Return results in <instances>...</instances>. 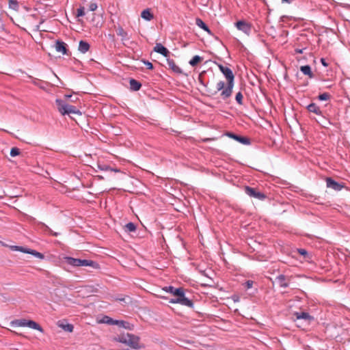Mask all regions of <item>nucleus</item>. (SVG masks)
I'll use <instances>...</instances> for the list:
<instances>
[{"instance_id": "f257e3e1", "label": "nucleus", "mask_w": 350, "mask_h": 350, "mask_svg": "<svg viewBox=\"0 0 350 350\" xmlns=\"http://www.w3.org/2000/svg\"><path fill=\"white\" fill-rule=\"evenodd\" d=\"M218 67L227 80L226 88L220 94L221 98L224 100H226L229 98L232 94V89L234 85V75L230 68L221 64H218Z\"/></svg>"}, {"instance_id": "f03ea898", "label": "nucleus", "mask_w": 350, "mask_h": 350, "mask_svg": "<svg viewBox=\"0 0 350 350\" xmlns=\"http://www.w3.org/2000/svg\"><path fill=\"white\" fill-rule=\"evenodd\" d=\"M113 341L124 344L135 350L144 347V345L140 344V338L130 333H121L113 338Z\"/></svg>"}, {"instance_id": "7ed1b4c3", "label": "nucleus", "mask_w": 350, "mask_h": 350, "mask_svg": "<svg viewBox=\"0 0 350 350\" xmlns=\"http://www.w3.org/2000/svg\"><path fill=\"white\" fill-rule=\"evenodd\" d=\"M55 104L58 111L62 115H68L70 118L75 119L72 115L81 116V112L74 105H71L60 98L55 100Z\"/></svg>"}, {"instance_id": "20e7f679", "label": "nucleus", "mask_w": 350, "mask_h": 350, "mask_svg": "<svg viewBox=\"0 0 350 350\" xmlns=\"http://www.w3.org/2000/svg\"><path fill=\"white\" fill-rule=\"evenodd\" d=\"M66 262L73 267H91L94 269H99L100 265L98 262L91 260L75 258L70 256L65 257Z\"/></svg>"}, {"instance_id": "39448f33", "label": "nucleus", "mask_w": 350, "mask_h": 350, "mask_svg": "<svg viewBox=\"0 0 350 350\" xmlns=\"http://www.w3.org/2000/svg\"><path fill=\"white\" fill-rule=\"evenodd\" d=\"M244 191L245 193L249 196L258 199L260 200H264L267 198L264 193L259 191L257 189L254 187L245 186L244 187Z\"/></svg>"}, {"instance_id": "423d86ee", "label": "nucleus", "mask_w": 350, "mask_h": 350, "mask_svg": "<svg viewBox=\"0 0 350 350\" xmlns=\"http://www.w3.org/2000/svg\"><path fill=\"white\" fill-rule=\"evenodd\" d=\"M226 135L244 145H249L251 144L250 139L247 137L239 135L232 132H227Z\"/></svg>"}, {"instance_id": "0eeeda50", "label": "nucleus", "mask_w": 350, "mask_h": 350, "mask_svg": "<svg viewBox=\"0 0 350 350\" xmlns=\"http://www.w3.org/2000/svg\"><path fill=\"white\" fill-rule=\"evenodd\" d=\"M236 27L243 31V33L249 35L252 30V25L250 23L245 21H239L235 23Z\"/></svg>"}, {"instance_id": "6e6552de", "label": "nucleus", "mask_w": 350, "mask_h": 350, "mask_svg": "<svg viewBox=\"0 0 350 350\" xmlns=\"http://www.w3.org/2000/svg\"><path fill=\"white\" fill-rule=\"evenodd\" d=\"M327 187L333 189L335 191H340L343 187L344 185L336 182L331 177H327L325 179Z\"/></svg>"}, {"instance_id": "1a4fd4ad", "label": "nucleus", "mask_w": 350, "mask_h": 350, "mask_svg": "<svg viewBox=\"0 0 350 350\" xmlns=\"http://www.w3.org/2000/svg\"><path fill=\"white\" fill-rule=\"evenodd\" d=\"M294 316L297 319H303L310 323L314 320V317L311 316L308 312H296L294 313Z\"/></svg>"}, {"instance_id": "9d476101", "label": "nucleus", "mask_w": 350, "mask_h": 350, "mask_svg": "<svg viewBox=\"0 0 350 350\" xmlns=\"http://www.w3.org/2000/svg\"><path fill=\"white\" fill-rule=\"evenodd\" d=\"M174 296L176 297L175 298L170 299L169 302L170 304H178V299H181L185 296V289L183 287H179L178 289L175 291Z\"/></svg>"}, {"instance_id": "9b49d317", "label": "nucleus", "mask_w": 350, "mask_h": 350, "mask_svg": "<svg viewBox=\"0 0 350 350\" xmlns=\"http://www.w3.org/2000/svg\"><path fill=\"white\" fill-rule=\"evenodd\" d=\"M153 51L163 55L165 57H168L170 53L169 50L161 43H157L154 47Z\"/></svg>"}, {"instance_id": "f8f14e48", "label": "nucleus", "mask_w": 350, "mask_h": 350, "mask_svg": "<svg viewBox=\"0 0 350 350\" xmlns=\"http://www.w3.org/2000/svg\"><path fill=\"white\" fill-rule=\"evenodd\" d=\"M55 49L57 52H61L64 55H68L67 44L61 40H57L55 42Z\"/></svg>"}, {"instance_id": "ddd939ff", "label": "nucleus", "mask_w": 350, "mask_h": 350, "mask_svg": "<svg viewBox=\"0 0 350 350\" xmlns=\"http://www.w3.org/2000/svg\"><path fill=\"white\" fill-rule=\"evenodd\" d=\"M275 280L277 281L280 287L287 288L289 284L288 282L286 281H289L290 278L286 277L284 274H280L275 278Z\"/></svg>"}, {"instance_id": "4468645a", "label": "nucleus", "mask_w": 350, "mask_h": 350, "mask_svg": "<svg viewBox=\"0 0 350 350\" xmlns=\"http://www.w3.org/2000/svg\"><path fill=\"white\" fill-rule=\"evenodd\" d=\"M167 64L170 69H172L174 72L180 74L182 73L181 69L176 65L174 59L170 58H167Z\"/></svg>"}, {"instance_id": "2eb2a0df", "label": "nucleus", "mask_w": 350, "mask_h": 350, "mask_svg": "<svg viewBox=\"0 0 350 350\" xmlns=\"http://www.w3.org/2000/svg\"><path fill=\"white\" fill-rule=\"evenodd\" d=\"M301 72L304 75L308 76L310 79H312L314 77V75L311 70V67L309 65L301 66L300 67Z\"/></svg>"}, {"instance_id": "dca6fc26", "label": "nucleus", "mask_w": 350, "mask_h": 350, "mask_svg": "<svg viewBox=\"0 0 350 350\" xmlns=\"http://www.w3.org/2000/svg\"><path fill=\"white\" fill-rule=\"evenodd\" d=\"M129 85H130V90L131 91L136 92V91L139 90L140 88H142V83L139 81H138L133 78H131L129 79Z\"/></svg>"}, {"instance_id": "f3484780", "label": "nucleus", "mask_w": 350, "mask_h": 350, "mask_svg": "<svg viewBox=\"0 0 350 350\" xmlns=\"http://www.w3.org/2000/svg\"><path fill=\"white\" fill-rule=\"evenodd\" d=\"M307 109L308 111L314 113L317 115L322 116V111L320 109L319 107L314 103H312L307 106Z\"/></svg>"}, {"instance_id": "a211bd4d", "label": "nucleus", "mask_w": 350, "mask_h": 350, "mask_svg": "<svg viewBox=\"0 0 350 350\" xmlns=\"http://www.w3.org/2000/svg\"><path fill=\"white\" fill-rule=\"evenodd\" d=\"M90 48V45L88 42L84 41V40L79 41L78 50L81 53H85L86 52H88L89 51Z\"/></svg>"}, {"instance_id": "6ab92c4d", "label": "nucleus", "mask_w": 350, "mask_h": 350, "mask_svg": "<svg viewBox=\"0 0 350 350\" xmlns=\"http://www.w3.org/2000/svg\"><path fill=\"white\" fill-rule=\"evenodd\" d=\"M225 88H226L225 82L223 81H219V82H217V83L216 85V90L215 91L212 92L211 90H208V92L210 93V96H215L217 94L218 92H219V91L222 92Z\"/></svg>"}, {"instance_id": "aec40b11", "label": "nucleus", "mask_w": 350, "mask_h": 350, "mask_svg": "<svg viewBox=\"0 0 350 350\" xmlns=\"http://www.w3.org/2000/svg\"><path fill=\"white\" fill-rule=\"evenodd\" d=\"M196 24L202 29L204 30L209 34H212L211 29L208 27V25L200 18H197L196 19Z\"/></svg>"}, {"instance_id": "412c9836", "label": "nucleus", "mask_w": 350, "mask_h": 350, "mask_svg": "<svg viewBox=\"0 0 350 350\" xmlns=\"http://www.w3.org/2000/svg\"><path fill=\"white\" fill-rule=\"evenodd\" d=\"M115 325H118L119 327H124L129 330H133L134 328V325L131 324L130 323L122 320H117V322Z\"/></svg>"}, {"instance_id": "4be33fe9", "label": "nucleus", "mask_w": 350, "mask_h": 350, "mask_svg": "<svg viewBox=\"0 0 350 350\" xmlns=\"http://www.w3.org/2000/svg\"><path fill=\"white\" fill-rule=\"evenodd\" d=\"M27 323H28L27 324L28 327L38 330L42 333L44 332L43 328L36 321H32V320H28Z\"/></svg>"}, {"instance_id": "5701e85b", "label": "nucleus", "mask_w": 350, "mask_h": 350, "mask_svg": "<svg viewBox=\"0 0 350 350\" xmlns=\"http://www.w3.org/2000/svg\"><path fill=\"white\" fill-rule=\"evenodd\" d=\"M178 301H179L178 304L182 306H187L191 308H193V306H194L193 301L191 299H189V298H187L186 296H185V297L181 299H178Z\"/></svg>"}, {"instance_id": "b1692460", "label": "nucleus", "mask_w": 350, "mask_h": 350, "mask_svg": "<svg viewBox=\"0 0 350 350\" xmlns=\"http://www.w3.org/2000/svg\"><path fill=\"white\" fill-rule=\"evenodd\" d=\"M141 16L142 18L148 21H151L154 18L153 14L150 12V9L148 8L144 10L142 12Z\"/></svg>"}, {"instance_id": "393cba45", "label": "nucleus", "mask_w": 350, "mask_h": 350, "mask_svg": "<svg viewBox=\"0 0 350 350\" xmlns=\"http://www.w3.org/2000/svg\"><path fill=\"white\" fill-rule=\"evenodd\" d=\"M27 321L28 320H26V319H18V320H14V321H12L11 322V324L12 325H16V326H18V327H27Z\"/></svg>"}, {"instance_id": "a878e982", "label": "nucleus", "mask_w": 350, "mask_h": 350, "mask_svg": "<svg viewBox=\"0 0 350 350\" xmlns=\"http://www.w3.org/2000/svg\"><path fill=\"white\" fill-rule=\"evenodd\" d=\"M203 58L199 55H195L192 57V59L189 61V64L191 66H197L200 62L202 61Z\"/></svg>"}, {"instance_id": "bb28decb", "label": "nucleus", "mask_w": 350, "mask_h": 350, "mask_svg": "<svg viewBox=\"0 0 350 350\" xmlns=\"http://www.w3.org/2000/svg\"><path fill=\"white\" fill-rule=\"evenodd\" d=\"M125 231L127 232H135L137 227L136 225L133 222H129L124 226Z\"/></svg>"}, {"instance_id": "cd10ccee", "label": "nucleus", "mask_w": 350, "mask_h": 350, "mask_svg": "<svg viewBox=\"0 0 350 350\" xmlns=\"http://www.w3.org/2000/svg\"><path fill=\"white\" fill-rule=\"evenodd\" d=\"M44 229V230L46 232H48L49 234L53 236V237H57L59 233L53 232L48 226L44 224V223L40 224Z\"/></svg>"}, {"instance_id": "c85d7f7f", "label": "nucleus", "mask_w": 350, "mask_h": 350, "mask_svg": "<svg viewBox=\"0 0 350 350\" xmlns=\"http://www.w3.org/2000/svg\"><path fill=\"white\" fill-rule=\"evenodd\" d=\"M59 327H61L64 330L68 332H72L74 329V326L72 324L70 323H61L59 325Z\"/></svg>"}, {"instance_id": "c756f323", "label": "nucleus", "mask_w": 350, "mask_h": 350, "mask_svg": "<svg viewBox=\"0 0 350 350\" xmlns=\"http://www.w3.org/2000/svg\"><path fill=\"white\" fill-rule=\"evenodd\" d=\"M332 98V96L327 93L324 92L323 94H321L318 96L317 98L319 100L323 101V100H329Z\"/></svg>"}, {"instance_id": "7c9ffc66", "label": "nucleus", "mask_w": 350, "mask_h": 350, "mask_svg": "<svg viewBox=\"0 0 350 350\" xmlns=\"http://www.w3.org/2000/svg\"><path fill=\"white\" fill-rule=\"evenodd\" d=\"M29 254L33 255V256L38 258L40 259H44V255L36 250L29 249Z\"/></svg>"}, {"instance_id": "2f4dec72", "label": "nucleus", "mask_w": 350, "mask_h": 350, "mask_svg": "<svg viewBox=\"0 0 350 350\" xmlns=\"http://www.w3.org/2000/svg\"><path fill=\"white\" fill-rule=\"evenodd\" d=\"M102 322L108 325H115L117 322V320H114L108 316H105L102 320Z\"/></svg>"}, {"instance_id": "473e14b6", "label": "nucleus", "mask_w": 350, "mask_h": 350, "mask_svg": "<svg viewBox=\"0 0 350 350\" xmlns=\"http://www.w3.org/2000/svg\"><path fill=\"white\" fill-rule=\"evenodd\" d=\"M178 288H175L172 286H167L163 288V290L167 293H169L174 296L175 295V291L178 290Z\"/></svg>"}, {"instance_id": "72a5a7b5", "label": "nucleus", "mask_w": 350, "mask_h": 350, "mask_svg": "<svg viewBox=\"0 0 350 350\" xmlns=\"http://www.w3.org/2000/svg\"><path fill=\"white\" fill-rule=\"evenodd\" d=\"M321 119L320 120H317V122L321 125L324 128H327V124H331L330 121L327 120L324 116H321Z\"/></svg>"}, {"instance_id": "f704fd0d", "label": "nucleus", "mask_w": 350, "mask_h": 350, "mask_svg": "<svg viewBox=\"0 0 350 350\" xmlns=\"http://www.w3.org/2000/svg\"><path fill=\"white\" fill-rule=\"evenodd\" d=\"M12 249L15 251H19L25 254H29V248H26L22 246H12Z\"/></svg>"}, {"instance_id": "c9c22d12", "label": "nucleus", "mask_w": 350, "mask_h": 350, "mask_svg": "<svg viewBox=\"0 0 350 350\" xmlns=\"http://www.w3.org/2000/svg\"><path fill=\"white\" fill-rule=\"evenodd\" d=\"M97 167L101 171H109V170L111 169V167L105 163H98Z\"/></svg>"}, {"instance_id": "e433bc0d", "label": "nucleus", "mask_w": 350, "mask_h": 350, "mask_svg": "<svg viewBox=\"0 0 350 350\" xmlns=\"http://www.w3.org/2000/svg\"><path fill=\"white\" fill-rule=\"evenodd\" d=\"M9 7L14 10H17L18 9V1L16 0H10Z\"/></svg>"}, {"instance_id": "4c0bfd02", "label": "nucleus", "mask_w": 350, "mask_h": 350, "mask_svg": "<svg viewBox=\"0 0 350 350\" xmlns=\"http://www.w3.org/2000/svg\"><path fill=\"white\" fill-rule=\"evenodd\" d=\"M118 35L122 36V40H126L127 38V33L123 29L122 27H120L118 29Z\"/></svg>"}, {"instance_id": "58836bf2", "label": "nucleus", "mask_w": 350, "mask_h": 350, "mask_svg": "<svg viewBox=\"0 0 350 350\" xmlns=\"http://www.w3.org/2000/svg\"><path fill=\"white\" fill-rule=\"evenodd\" d=\"M243 94L241 92H239L235 96V100L239 105H243Z\"/></svg>"}, {"instance_id": "ea45409f", "label": "nucleus", "mask_w": 350, "mask_h": 350, "mask_svg": "<svg viewBox=\"0 0 350 350\" xmlns=\"http://www.w3.org/2000/svg\"><path fill=\"white\" fill-rule=\"evenodd\" d=\"M20 153H21L20 150L16 147H14L11 149L10 154L11 157H14L16 156L19 155Z\"/></svg>"}, {"instance_id": "a19ab883", "label": "nucleus", "mask_w": 350, "mask_h": 350, "mask_svg": "<svg viewBox=\"0 0 350 350\" xmlns=\"http://www.w3.org/2000/svg\"><path fill=\"white\" fill-rule=\"evenodd\" d=\"M85 15V8L83 6H80L77 10V17L83 16Z\"/></svg>"}, {"instance_id": "79ce46f5", "label": "nucleus", "mask_w": 350, "mask_h": 350, "mask_svg": "<svg viewBox=\"0 0 350 350\" xmlns=\"http://www.w3.org/2000/svg\"><path fill=\"white\" fill-rule=\"evenodd\" d=\"M142 62L146 66L147 69H148V70L153 69V68H154L153 64L150 62H149L148 60L143 59Z\"/></svg>"}, {"instance_id": "37998d69", "label": "nucleus", "mask_w": 350, "mask_h": 350, "mask_svg": "<svg viewBox=\"0 0 350 350\" xmlns=\"http://www.w3.org/2000/svg\"><path fill=\"white\" fill-rule=\"evenodd\" d=\"M298 253L300 255L304 256L305 258L308 256V252L305 249H303V248L298 249Z\"/></svg>"}, {"instance_id": "c03bdc74", "label": "nucleus", "mask_w": 350, "mask_h": 350, "mask_svg": "<svg viewBox=\"0 0 350 350\" xmlns=\"http://www.w3.org/2000/svg\"><path fill=\"white\" fill-rule=\"evenodd\" d=\"M97 8H98V5H97L96 3H91L89 5V10L90 11L94 12L97 9Z\"/></svg>"}, {"instance_id": "a18cd8bd", "label": "nucleus", "mask_w": 350, "mask_h": 350, "mask_svg": "<svg viewBox=\"0 0 350 350\" xmlns=\"http://www.w3.org/2000/svg\"><path fill=\"white\" fill-rule=\"evenodd\" d=\"M253 281L252 280H247L245 282L244 285H245V287L247 288V289H249L250 288L252 287L253 286Z\"/></svg>"}, {"instance_id": "49530a36", "label": "nucleus", "mask_w": 350, "mask_h": 350, "mask_svg": "<svg viewBox=\"0 0 350 350\" xmlns=\"http://www.w3.org/2000/svg\"><path fill=\"white\" fill-rule=\"evenodd\" d=\"M72 95L71 94H65L64 95V98H65V100L66 101L67 100H70L71 102H75L77 99V98H76L75 100H73V99H71L72 98Z\"/></svg>"}, {"instance_id": "de8ad7c7", "label": "nucleus", "mask_w": 350, "mask_h": 350, "mask_svg": "<svg viewBox=\"0 0 350 350\" xmlns=\"http://www.w3.org/2000/svg\"><path fill=\"white\" fill-rule=\"evenodd\" d=\"M321 62L323 66H325V67L328 66V63L326 62V60L324 58L321 59Z\"/></svg>"}, {"instance_id": "09e8293b", "label": "nucleus", "mask_w": 350, "mask_h": 350, "mask_svg": "<svg viewBox=\"0 0 350 350\" xmlns=\"http://www.w3.org/2000/svg\"><path fill=\"white\" fill-rule=\"evenodd\" d=\"M232 299L234 302H237L239 301V297L237 295H233L232 296Z\"/></svg>"}, {"instance_id": "8fccbe9b", "label": "nucleus", "mask_w": 350, "mask_h": 350, "mask_svg": "<svg viewBox=\"0 0 350 350\" xmlns=\"http://www.w3.org/2000/svg\"><path fill=\"white\" fill-rule=\"evenodd\" d=\"M110 172H120V170L118 169V168H114V167H111V169L109 170Z\"/></svg>"}, {"instance_id": "3c124183", "label": "nucleus", "mask_w": 350, "mask_h": 350, "mask_svg": "<svg viewBox=\"0 0 350 350\" xmlns=\"http://www.w3.org/2000/svg\"><path fill=\"white\" fill-rule=\"evenodd\" d=\"M304 49H295V52H296L297 53H299V54H301V53H303V51H304Z\"/></svg>"}, {"instance_id": "603ef678", "label": "nucleus", "mask_w": 350, "mask_h": 350, "mask_svg": "<svg viewBox=\"0 0 350 350\" xmlns=\"http://www.w3.org/2000/svg\"><path fill=\"white\" fill-rule=\"evenodd\" d=\"M295 0H282V3H291L292 2L295 1Z\"/></svg>"}, {"instance_id": "864d4df0", "label": "nucleus", "mask_w": 350, "mask_h": 350, "mask_svg": "<svg viewBox=\"0 0 350 350\" xmlns=\"http://www.w3.org/2000/svg\"><path fill=\"white\" fill-rule=\"evenodd\" d=\"M198 79H199L200 83L202 85H203L204 86H206V84L203 82V81H202V78H201V77H200V76L199 77Z\"/></svg>"}, {"instance_id": "5fc2aeb1", "label": "nucleus", "mask_w": 350, "mask_h": 350, "mask_svg": "<svg viewBox=\"0 0 350 350\" xmlns=\"http://www.w3.org/2000/svg\"><path fill=\"white\" fill-rule=\"evenodd\" d=\"M124 298H117L116 300H118V301H124Z\"/></svg>"}, {"instance_id": "6e6d98bb", "label": "nucleus", "mask_w": 350, "mask_h": 350, "mask_svg": "<svg viewBox=\"0 0 350 350\" xmlns=\"http://www.w3.org/2000/svg\"><path fill=\"white\" fill-rule=\"evenodd\" d=\"M99 179H103V177L100 176H98Z\"/></svg>"}]
</instances>
